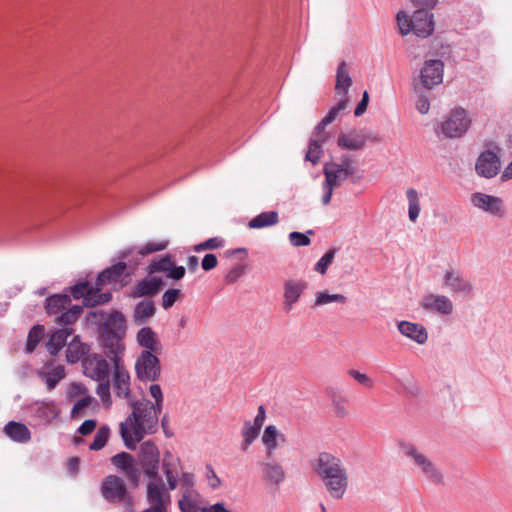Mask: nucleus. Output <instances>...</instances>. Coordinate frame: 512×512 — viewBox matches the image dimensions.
I'll return each mask as SVG.
<instances>
[{
	"label": "nucleus",
	"mask_w": 512,
	"mask_h": 512,
	"mask_svg": "<svg viewBox=\"0 0 512 512\" xmlns=\"http://www.w3.org/2000/svg\"><path fill=\"white\" fill-rule=\"evenodd\" d=\"M159 353L142 351L135 362V373L142 382H153L161 375V364L157 357Z\"/></svg>",
	"instance_id": "0eeeda50"
},
{
	"label": "nucleus",
	"mask_w": 512,
	"mask_h": 512,
	"mask_svg": "<svg viewBox=\"0 0 512 512\" xmlns=\"http://www.w3.org/2000/svg\"><path fill=\"white\" fill-rule=\"evenodd\" d=\"M109 436H110L109 426H107V425L101 426L97 430V432L94 436V440L92 441V443L89 446V449L93 450V451L101 450L106 445V443L109 439Z\"/></svg>",
	"instance_id": "79ce46f5"
},
{
	"label": "nucleus",
	"mask_w": 512,
	"mask_h": 512,
	"mask_svg": "<svg viewBox=\"0 0 512 512\" xmlns=\"http://www.w3.org/2000/svg\"><path fill=\"white\" fill-rule=\"evenodd\" d=\"M97 426V421L94 419L85 420L77 429V432L83 436L89 435L94 431Z\"/></svg>",
	"instance_id": "680f3d73"
},
{
	"label": "nucleus",
	"mask_w": 512,
	"mask_h": 512,
	"mask_svg": "<svg viewBox=\"0 0 512 512\" xmlns=\"http://www.w3.org/2000/svg\"><path fill=\"white\" fill-rule=\"evenodd\" d=\"M91 377L96 381L108 380L109 377V364L107 360L99 354H94L93 359L90 361Z\"/></svg>",
	"instance_id": "72a5a7b5"
},
{
	"label": "nucleus",
	"mask_w": 512,
	"mask_h": 512,
	"mask_svg": "<svg viewBox=\"0 0 512 512\" xmlns=\"http://www.w3.org/2000/svg\"><path fill=\"white\" fill-rule=\"evenodd\" d=\"M28 412L37 425L50 424L59 416V410L54 401H36L28 407Z\"/></svg>",
	"instance_id": "2eb2a0df"
},
{
	"label": "nucleus",
	"mask_w": 512,
	"mask_h": 512,
	"mask_svg": "<svg viewBox=\"0 0 512 512\" xmlns=\"http://www.w3.org/2000/svg\"><path fill=\"white\" fill-rule=\"evenodd\" d=\"M443 287L453 294L469 295L472 293V284L463 275L454 269H447L443 275Z\"/></svg>",
	"instance_id": "f3484780"
},
{
	"label": "nucleus",
	"mask_w": 512,
	"mask_h": 512,
	"mask_svg": "<svg viewBox=\"0 0 512 512\" xmlns=\"http://www.w3.org/2000/svg\"><path fill=\"white\" fill-rule=\"evenodd\" d=\"M313 230H308L306 233L293 231L289 234V241L293 246H308L311 242L309 235H313Z\"/></svg>",
	"instance_id": "09e8293b"
},
{
	"label": "nucleus",
	"mask_w": 512,
	"mask_h": 512,
	"mask_svg": "<svg viewBox=\"0 0 512 512\" xmlns=\"http://www.w3.org/2000/svg\"><path fill=\"white\" fill-rule=\"evenodd\" d=\"M218 264V259L215 254L209 253L204 256L201 262L202 269L204 271H210L214 269Z\"/></svg>",
	"instance_id": "052dcab7"
},
{
	"label": "nucleus",
	"mask_w": 512,
	"mask_h": 512,
	"mask_svg": "<svg viewBox=\"0 0 512 512\" xmlns=\"http://www.w3.org/2000/svg\"><path fill=\"white\" fill-rule=\"evenodd\" d=\"M146 499L153 511L167 512V506L171 501V496L162 478L159 476L158 479L151 480L147 484Z\"/></svg>",
	"instance_id": "9b49d317"
},
{
	"label": "nucleus",
	"mask_w": 512,
	"mask_h": 512,
	"mask_svg": "<svg viewBox=\"0 0 512 512\" xmlns=\"http://www.w3.org/2000/svg\"><path fill=\"white\" fill-rule=\"evenodd\" d=\"M278 439L285 442V436L279 433L277 427L274 425H268L261 438L265 447L267 459L273 458L274 451L278 447Z\"/></svg>",
	"instance_id": "c756f323"
},
{
	"label": "nucleus",
	"mask_w": 512,
	"mask_h": 512,
	"mask_svg": "<svg viewBox=\"0 0 512 512\" xmlns=\"http://www.w3.org/2000/svg\"><path fill=\"white\" fill-rule=\"evenodd\" d=\"M6 436L17 443H27L31 439V432L28 427L16 421H9L3 428Z\"/></svg>",
	"instance_id": "7c9ffc66"
},
{
	"label": "nucleus",
	"mask_w": 512,
	"mask_h": 512,
	"mask_svg": "<svg viewBox=\"0 0 512 512\" xmlns=\"http://www.w3.org/2000/svg\"><path fill=\"white\" fill-rule=\"evenodd\" d=\"M102 286L91 285L90 290L88 291V297H85V306L86 307H94L97 305L106 304L111 301L112 293L111 292H101Z\"/></svg>",
	"instance_id": "c9c22d12"
},
{
	"label": "nucleus",
	"mask_w": 512,
	"mask_h": 512,
	"mask_svg": "<svg viewBox=\"0 0 512 512\" xmlns=\"http://www.w3.org/2000/svg\"><path fill=\"white\" fill-rule=\"evenodd\" d=\"M311 467L333 499L343 498L348 489L349 476L340 458L329 452H321L311 461Z\"/></svg>",
	"instance_id": "f257e3e1"
},
{
	"label": "nucleus",
	"mask_w": 512,
	"mask_h": 512,
	"mask_svg": "<svg viewBox=\"0 0 512 512\" xmlns=\"http://www.w3.org/2000/svg\"><path fill=\"white\" fill-rule=\"evenodd\" d=\"M352 84V79L346 67V63L341 61L336 73L335 90L336 93L342 95L343 98L347 97L348 90Z\"/></svg>",
	"instance_id": "f704fd0d"
},
{
	"label": "nucleus",
	"mask_w": 512,
	"mask_h": 512,
	"mask_svg": "<svg viewBox=\"0 0 512 512\" xmlns=\"http://www.w3.org/2000/svg\"><path fill=\"white\" fill-rule=\"evenodd\" d=\"M225 244V241L221 237H212L207 239L204 242H201L199 244H196L193 249L195 252H201L204 250H213V249H219L222 248Z\"/></svg>",
	"instance_id": "de8ad7c7"
},
{
	"label": "nucleus",
	"mask_w": 512,
	"mask_h": 512,
	"mask_svg": "<svg viewBox=\"0 0 512 512\" xmlns=\"http://www.w3.org/2000/svg\"><path fill=\"white\" fill-rule=\"evenodd\" d=\"M180 296H181L180 289H176V288L168 289L167 291L164 292V294L162 296V307L164 309L171 308L174 305V303L179 299Z\"/></svg>",
	"instance_id": "603ef678"
},
{
	"label": "nucleus",
	"mask_w": 512,
	"mask_h": 512,
	"mask_svg": "<svg viewBox=\"0 0 512 512\" xmlns=\"http://www.w3.org/2000/svg\"><path fill=\"white\" fill-rule=\"evenodd\" d=\"M397 22L402 35L413 31L418 37L426 38L434 31L432 15L424 9L416 10L411 18L400 11L397 13Z\"/></svg>",
	"instance_id": "39448f33"
},
{
	"label": "nucleus",
	"mask_w": 512,
	"mask_h": 512,
	"mask_svg": "<svg viewBox=\"0 0 512 512\" xmlns=\"http://www.w3.org/2000/svg\"><path fill=\"white\" fill-rule=\"evenodd\" d=\"M159 461L160 452L155 443L150 440L142 443L139 452V465L146 477L151 480L158 479Z\"/></svg>",
	"instance_id": "1a4fd4ad"
},
{
	"label": "nucleus",
	"mask_w": 512,
	"mask_h": 512,
	"mask_svg": "<svg viewBox=\"0 0 512 512\" xmlns=\"http://www.w3.org/2000/svg\"><path fill=\"white\" fill-rule=\"evenodd\" d=\"M399 332L415 341L419 345H423L428 340L427 329L420 323H413L410 321H400L397 325Z\"/></svg>",
	"instance_id": "b1692460"
},
{
	"label": "nucleus",
	"mask_w": 512,
	"mask_h": 512,
	"mask_svg": "<svg viewBox=\"0 0 512 512\" xmlns=\"http://www.w3.org/2000/svg\"><path fill=\"white\" fill-rule=\"evenodd\" d=\"M407 199L409 201V219L414 222L416 221L419 212H420V205L418 200V194L416 190L414 189H408L407 190Z\"/></svg>",
	"instance_id": "a18cd8bd"
},
{
	"label": "nucleus",
	"mask_w": 512,
	"mask_h": 512,
	"mask_svg": "<svg viewBox=\"0 0 512 512\" xmlns=\"http://www.w3.org/2000/svg\"><path fill=\"white\" fill-rule=\"evenodd\" d=\"M337 253L336 248L329 249L315 264L314 270L321 275L326 274L328 267L332 264L335 255Z\"/></svg>",
	"instance_id": "c03bdc74"
},
{
	"label": "nucleus",
	"mask_w": 512,
	"mask_h": 512,
	"mask_svg": "<svg viewBox=\"0 0 512 512\" xmlns=\"http://www.w3.org/2000/svg\"><path fill=\"white\" fill-rule=\"evenodd\" d=\"M400 447L403 454L413 460L415 466L420 469L422 474L430 482L436 485H442L444 483V476L436 464L423 453L419 452L414 445L410 443H402Z\"/></svg>",
	"instance_id": "423d86ee"
},
{
	"label": "nucleus",
	"mask_w": 512,
	"mask_h": 512,
	"mask_svg": "<svg viewBox=\"0 0 512 512\" xmlns=\"http://www.w3.org/2000/svg\"><path fill=\"white\" fill-rule=\"evenodd\" d=\"M421 307L441 315H450L454 309L452 301L447 296L433 293L422 297Z\"/></svg>",
	"instance_id": "6ab92c4d"
},
{
	"label": "nucleus",
	"mask_w": 512,
	"mask_h": 512,
	"mask_svg": "<svg viewBox=\"0 0 512 512\" xmlns=\"http://www.w3.org/2000/svg\"><path fill=\"white\" fill-rule=\"evenodd\" d=\"M193 494H182L181 499L178 501V506L181 512H198V506L191 500Z\"/></svg>",
	"instance_id": "5fc2aeb1"
},
{
	"label": "nucleus",
	"mask_w": 512,
	"mask_h": 512,
	"mask_svg": "<svg viewBox=\"0 0 512 512\" xmlns=\"http://www.w3.org/2000/svg\"><path fill=\"white\" fill-rule=\"evenodd\" d=\"M322 144L319 140H311L309 143V147L305 156L307 161L312 162L313 164L318 163L320 157L323 153Z\"/></svg>",
	"instance_id": "49530a36"
},
{
	"label": "nucleus",
	"mask_w": 512,
	"mask_h": 512,
	"mask_svg": "<svg viewBox=\"0 0 512 512\" xmlns=\"http://www.w3.org/2000/svg\"><path fill=\"white\" fill-rule=\"evenodd\" d=\"M45 335V328L43 325H34L27 336L26 340V352L32 353L37 345L40 343V341L43 339Z\"/></svg>",
	"instance_id": "4c0bfd02"
},
{
	"label": "nucleus",
	"mask_w": 512,
	"mask_h": 512,
	"mask_svg": "<svg viewBox=\"0 0 512 512\" xmlns=\"http://www.w3.org/2000/svg\"><path fill=\"white\" fill-rule=\"evenodd\" d=\"M368 102H369V94L367 91H365L363 93L361 101L358 103V105L355 108V111H354L355 116L359 117L365 113L367 106H368Z\"/></svg>",
	"instance_id": "69168bd1"
},
{
	"label": "nucleus",
	"mask_w": 512,
	"mask_h": 512,
	"mask_svg": "<svg viewBox=\"0 0 512 512\" xmlns=\"http://www.w3.org/2000/svg\"><path fill=\"white\" fill-rule=\"evenodd\" d=\"M111 464L118 468L133 487H138L141 481V468L135 458L128 452H120L110 459Z\"/></svg>",
	"instance_id": "f8f14e48"
},
{
	"label": "nucleus",
	"mask_w": 512,
	"mask_h": 512,
	"mask_svg": "<svg viewBox=\"0 0 512 512\" xmlns=\"http://www.w3.org/2000/svg\"><path fill=\"white\" fill-rule=\"evenodd\" d=\"M245 272V266L237 264L233 266L225 275V282L228 284L235 283Z\"/></svg>",
	"instance_id": "13d9d810"
},
{
	"label": "nucleus",
	"mask_w": 512,
	"mask_h": 512,
	"mask_svg": "<svg viewBox=\"0 0 512 512\" xmlns=\"http://www.w3.org/2000/svg\"><path fill=\"white\" fill-rule=\"evenodd\" d=\"M444 64L441 60H428L420 71V80L426 89L442 83Z\"/></svg>",
	"instance_id": "dca6fc26"
},
{
	"label": "nucleus",
	"mask_w": 512,
	"mask_h": 512,
	"mask_svg": "<svg viewBox=\"0 0 512 512\" xmlns=\"http://www.w3.org/2000/svg\"><path fill=\"white\" fill-rule=\"evenodd\" d=\"M109 359L114 364L113 388L116 396L129 398L131 394L129 372L120 366V355Z\"/></svg>",
	"instance_id": "a211bd4d"
},
{
	"label": "nucleus",
	"mask_w": 512,
	"mask_h": 512,
	"mask_svg": "<svg viewBox=\"0 0 512 512\" xmlns=\"http://www.w3.org/2000/svg\"><path fill=\"white\" fill-rule=\"evenodd\" d=\"M332 404H333L335 415L337 417L344 418L348 414L343 401L333 398Z\"/></svg>",
	"instance_id": "338daca9"
},
{
	"label": "nucleus",
	"mask_w": 512,
	"mask_h": 512,
	"mask_svg": "<svg viewBox=\"0 0 512 512\" xmlns=\"http://www.w3.org/2000/svg\"><path fill=\"white\" fill-rule=\"evenodd\" d=\"M348 98H342L334 107H332L327 115L323 118V124L332 123L338 116V114L347 107Z\"/></svg>",
	"instance_id": "8fccbe9b"
},
{
	"label": "nucleus",
	"mask_w": 512,
	"mask_h": 512,
	"mask_svg": "<svg viewBox=\"0 0 512 512\" xmlns=\"http://www.w3.org/2000/svg\"><path fill=\"white\" fill-rule=\"evenodd\" d=\"M71 325H65L63 328L55 330L49 337L45 346L50 355L56 356L60 350L67 344L68 337L73 333Z\"/></svg>",
	"instance_id": "a878e982"
},
{
	"label": "nucleus",
	"mask_w": 512,
	"mask_h": 512,
	"mask_svg": "<svg viewBox=\"0 0 512 512\" xmlns=\"http://www.w3.org/2000/svg\"><path fill=\"white\" fill-rule=\"evenodd\" d=\"M471 202L475 207L493 214H497L502 210V200L500 198L484 193H474L471 197Z\"/></svg>",
	"instance_id": "c85d7f7f"
},
{
	"label": "nucleus",
	"mask_w": 512,
	"mask_h": 512,
	"mask_svg": "<svg viewBox=\"0 0 512 512\" xmlns=\"http://www.w3.org/2000/svg\"><path fill=\"white\" fill-rule=\"evenodd\" d=\"M156 308L152 300H143L136 304L133 321L137 325L145 324L154 314Z\"/></svg>",
	"instance_id": "473e14b6"
},
{
	"label": "nucleus",
	"mask_w": 512,
	"mask_h": 512,
	"mask_svg": "<svg viewBox=\"0 0 512 512\" xmlns=\"http://www.w3.org/2000/svg\"><path fill=\"white\" fill-rule=\"evenodd\" d=\"M139 346L143 347V351H150L151 353H161L162 344L157 337V334L151 327L145 326L141 328L136 335Z\"/></svg>",
	"instance_id": "bb28decb"
},
{
	"label": "nucleus",
	"mask_w": 512,
	"mask_h": 512,
	"mask_svg": "<svg viewBox=\"0 0 512 512\" xmlns=\"http://www.w3.org/2000/svg\"><path fill=\"white\" fill-rule=\"evenodd\" d=\"M471 120L464 109H455L441 122V132L447 138L461 137L468 130Z\"/></svg>",
	"instance_id": "9d476101"
},
{
	"label": "nucleus",
	"mask_w": 512,
	"mask_h": 512,
	"mask_svg": "<svg viewBox=\"0 0 512 512\" xmlns=\"http://www.w3.org/2000/svg\"><path fill=\"white\" fill-rule=\"evenodd\" d=\"M348 374L355 379L359 384L371 388L373 386V380L365 373H361L358 370L350 369Z\"/></svg>",
	"instance_id": "bf43d9fd"
},
{
	"label": "nucleus",
	"mask_w": 512,
	"mask_h": 512,
	"mask_svg": "<svg viewBox=\"0 0 512 512\" xmlns=\"http://www.w3.org/2000/svg\"><path fill=\"white\" fill-rule=\"evenodd\" d=\"M71 299L68 293L53 294L45 300V311L47 315H58L55 319L59 325H73L80 317L83 308L80 305L71 306Z\"/></svg>",
	"instance_id": "7ed1b4c3"
},
{
	"label": "nucleus",
	"mask_w": 512,
	"mask_h": 512,
	"mask_svg": "<svg viewBox=\"0 0 512 512\" xmlns=\"http://www.w3.org/2000/svg\"><path fill=\"white\" fill-rule=\"evenodd\" d=\"M331 302L345 304L347 302V297L343 294H329L324 291H320L315 294L314 306H323Z\"/></svg>",
	"instance_id": "ea45409f"
},
{
	"label": "nucleus",
	"mask_w": 512,
	"mask_h": 512,
	"mask_svg": "<svg viewBox=\"0 0 512 512\" xmlns=\"http://www.w3.org/2000/svg\"><path fill=\"white\" fill-rule=\"evenodd\" d=\"M127 264L123 261H119L104 270H102L96 279L97 286H104L107 284H115L122 281L124 275L129 276L126 273Z\"/></svg>",
	"instance_id": "4be33fe9"
},
{
	"label": "nucleus",
	"mask_w": 512,
	"mask_h": 512,
	"mask_svg": "<svg viewBox=\"0 0 512 512\" xmlns=\"http://www.w3.org/2000/svg\"><path fill=\"white\" fill-rule=\"evenodd\" d=\"M185 276V268L183 266H176L175 263L167 273V277L173 280H180Z\"/></svg>",
	"instance_id": "0e129e2a"
},
{
	"label": "nucleus",
	"mask_w": 512,
	"mask_h": 512,
	"mask_svg": "<svg viewBox=\"0 0 512 512\" xmlns=\"http://www.w3.org/2000/svg\"><path fill=\"white\" fill-rule=\"evenodd\" d=\"M174 264L173 257L170 254H167L158 260H153L149 264L147 271L149 274L159 273V272H166L171 269L172 265Z\"/></svg>",
	"instance_id": "58836bf2"
},
{
	"label": "nucleus",
	"mask_w": 512,
	"mask_h": 512,
	"mask_svg": "<svg viewBox=\"0 0 512 512\" xmlns=\"http://www.w3.org/2000/svg\"><path fill=\"white\" fill-rule=\"evenodd\" d=\"M366 136L362 130H350L346 133H340L337 138V145L345 150L358 151L365 147Z\"/></svg>",
	"instance_id": "5701e85b"
},
{
	"label": "nucleus",
	"mask_w": 512,
	"mask_h": 512,
	"mask_svg": "<svg viewBox=\"0 0 512 512\" xmlns=\"http://www.w3.org/2000/svg\"><path fill=\"white\" fill-rule=\"evenodd\" d=\"M45 383L49 390H52L65 377V369L62 365L54 367L50 372L45 374Z\"/></svg>",
	"instance_id": "37998d69"
},
{
	"label": "nucleus",
	"mask_w": 512,
	"mask_h": 512,
	"mask_svg": "<svg viewBox=\"0 0 512 512\" xmlns=\"http://www.w3.org/2000/svg\"><path fill=\"white\" fill-rule=\"evenodd\" d=\"M164 283L159 277L145 278L136 283L131 293L133 298L156 295L163 287Z\"/></svg>",
	"instance_id": "393cba45"
},
{
	"label": "nucleus",
	"mask_w": 512,
	"mask_h": 512,
	"mask_svg": "<svg viewBox=\"0 0 512 512\" xmlns=\"http://www.w3.org/2000/svg\"><path fill=\"white\" fill-rule=\"evenodd\" d=\"M97 395L107 406L111 405L110 384L108 380L100 381L96 389Z\"/></svg>",
	"instance_id": "6e6d98bb"
},
{
	"label": "nucleus",
	"mask_w": 512,
	"mask_h": 512,
	"mask_svg": "<svg viewBox=\"0 0 512 512\" xmlns=\"http://www.w3.org/2000/svg\"><path fill=\"white\" fill-rule=\"evenodd\" d=\"M167 246H168L167 240H162L159 242L149 241L140 248L139 253L142 255H148V254H151V253H154L157 251H162V250L166 249Z\"/></svg>",
	"instance_id": "864d4df0"
},
{
	"label": "nucleus",
	"mask_w": 512,
	"mask_h": 512,
	"mask_svg": "<svg viewBox=\"0 0 512 512\" xmlns=\"http://www.w3.org/2000/svg\"><path fill=\"white\" fill-rule=\"evenodd\" d=\"M328 124H323V119L319 122L316 127V138L314 140H319L321 143L327 142L330 138V134L325 131V128Z\"/></svg>",
	"instance_id": "e2e57ef3"
},
{
	"label": "nucleus",
	"mask_w": 512,
	"mask_h": 512,
	"mask_svg": "<svg viewBox=\"0 0 512 512\" xmlns=\"http://www.w3.org/2000/svg\"><path fill=\"white\" fill-rule=\"evenodd\" d=\"M129 405L132 408V412L125 420L127 423H140L150 431L158 430L159 419L155 414H152V411L147 406L148 404L143 399L130 400Z\"/></svg>",
	"instance_id": "ddd939ff"
},
{
	"label": "nucleus",
	"mask_w": 512,
	"mask_h": 512,
	"mask_svg": "<svg viewBox=\"0 0 512 512\" xmlns=\"http://www.w3.org/2000/svg\"><path fill=\"white\" fill-rule=\"evenodd\" d=\"M261 471L263 479L269 484L278 486L285 479V471L283 467L275 460L268 459V461L261 463Z\"/></svg>",
	"instance_id": "cd10ccee"
},
{
	"label": "nucleus",
	"mask_w": 512,
	"mask_h": 512,
	"mask_svg": "<svg viewBox=\"0 0 512 512\" xmlns=\"http://www.w3.org/2000/svg\"><path fill=\"white\" fill-rule=\"evenodd\" d=\"M90 351V347L80 341V336L73 337L66 350V360L70 364H75L81 360Z\"/></svg>",
	"instance_id": "2f4dec72"
},
{
	"label": "nucleus",
	"mask_w": 512,
	"mask_h": 512,
	"mask_svg": "<svg viewBox=\"0 0 512 512\" xmlns=\"http://www.w3.org/2000/svg\"><path fill=\"white\" fill-rule=\"evenodd\" d=\"M500 168V160L496 153L492 151L483 152L476 163V171L480 176L492 178L497 175Z\"/></svg>",
	"instance_id": "412c9836"
},
{
	"label": "nucleus",
	"mask_w": 512,
	"mask_h": 512,
	"mask_svg": "<svg viewBox=\"0 0 512 512\" xmlns=\"http://www.w3.org/2000/svg\"><path fill=\"white\" fill-rule=\"evenodd\" d=\"M416 109L421 113V114H426L428 113L429 109H430V102H429V99L424 96V95H420L416 101Z\"/></svg>",
	"instance_id": "774afa93"
},
{
	"label": "nucleus",
	"mask_w": 512,
	"mask_h": 512,
	"mask_svg": "<svg viewBox=\"0 0 512 512\" xmlns=\"http://www.w3.org/2000/svg\"><path fill=\"white\" fill-rule=\"evenodd\" d=\"M307 287L308 283L305 280L290 279L284 282L283 310L285 312H290L293 309Z\"/></svg>",
	"instance_id": "aec40b11"
},
{
	"label": "nucleus",
	"mask_w": 512,
	"mask_h": 512,
	"mask_svg": "<svg viewBox=\"0 0 512 512\" xmlns=\"http://www.w3.org/2000/svg\"><path fill=\"white\" fill-rule=\"evenodd\" d=\"M91 283L88 281L79 282L73 286H70L64 290V293H68L70 298L74 299H83V304L85 305V297H88V291L90 290Z\"/></svg>",
	"instance_id": "a19ab883"
},
{
	"label": "nucleus",
	"mask_w": 512,
	"mask_h": 512,
	"mask_svg": "<svg viewBox=\"0 0 512 512\" xmlns=\"http://www.w3.org/2000/svg\"><path fill=\"white\" fill-rule=\"evenodd\" d=\"M126 329L124 315L117 310H112L105 319L100 334L101 343L108 358H115L123 353L125 347L122 339L126 335Z\"/></svg>",
	"instance_id": "f03ea898"
},
{
	"label": "nucleus",
	"mask_w": 512,
	"mask_h": 512,
	"mask_svg": "<svg viewBox=\"0 0 512 512\" xmlns=\"http://www.w3.org/2000/svg\"><path fill=\"white\" fill-rule=\"evenodd\" d=\"M279 221L278 213L275 211L263 212L252 219L248 224H277Z\"/></svg>",
	"instance_id": "3c124183"
},
{
	"label": "nucleus",
	"mask_w": 512,
	"mask_h": 512,
	"mask_svg": "<svg viewBox=\"0 0 512 512\" xmlns=\"http://www.w3.org/2000/svg\"><path fill=\"white\" fill-rule=\"evenodd\" d=\"M181 487L183 489V494H193L195 491L193 490V486L195 484V478L192 473L184 472L180 478Z\"/></svg>",
	"instance_id": "4d7b16f0"
},
{
	"label": "nucleus",
	"mask_w": 512,
	"mask_h": 512,
	"mask_svg": "<svg viewBox=\"0 0 512 512\" xmlns=\"http://www.w3.org/2000/svg\"><path fill=\"white\" fill-rule=\"evenodd\" d=\"M156 432V430L150 431L140 423H127V421L120 423V435L125 447L129 450H135L137 443L141 442L145 435Z\"/></svg>",
	"instance_id": "4468645a"
},
{
	"label": "nucleus",
	"mask_w": 512,
	"mask_h": 512,
	"mask_svg": "<svg viewBox=\"0 0 512 512\" xmlns=\"http://www.w3.org/2000/svg\"><path fill=\"white\" fill-rule=\"evenodd\" d=\"M100 491L103 498L111 504L131 500L125 481L117 475L106 476L101 483Z\"/></svg>",
	"instance_id": "6e6552de"
},
{
	"label": "nucleus",
	"mask_w": 512,
	"mask_h": 512,
	"mask_svg": "<svg viewBox=\"0 0 512 512\" xmlns=\"http://www.w3.org/2000/svg\"><path fill=\"white\" fill-rule=\"evenodd\" d=\"M355 171L356 168L354 162L348 157L343 158L340 164L335 162L325 164V193L322 197V203L324 205H327L330 202L333 189L340 186L341 183L350 175L354 174Z\"/></svg>",
	"instance_id": "20e7f679"
},
{
	"label": "nucleus",
	"mask_w": 512,
	"mask_h": 512,
	"mask_svg": "<svg viewBox=\"0 0 512 512\" xmlns=\"http://www.w3.org/2000/svg\"><path fill=\"white\" fill-rule=\"evenodd\" d=\"M261 431V428L253 425L250 421L244 422V427L241 432L243 438L241 443V450L246 451L249 446L257 439Z\"/></svg>",
	"instance_id": "e433bc0d"
}]
</instances>
